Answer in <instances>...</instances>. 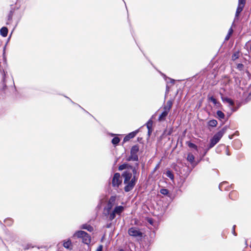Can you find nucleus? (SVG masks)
I'll return each mask as SVG.
<instances>
[{"label": "nucleus", "instance_id": "nucleus-1", "mask_svg": "<svg viewBox=\"0 0 251 251\" xmlns=\"http://www.w3.org/2000/svg\"><path fill=\"white\" fill-rule=\"evenodd\" d=\"M131 169L132 172L126 171L123 174L124 178V182L125 184L124 190L126 192H129L133 189L137 180L135 168L131 167Z\"/></svg>", "mask_w": 251, "mask_h": 251}, {"label": "nucleus", "instance_id": "nucleus-2", "mask_svg": "<svg viewBox=\"0 0 251 251\" xmlns=\"http://www.w3.org/2000/svg\"><path fill=\"white\" fill-rule=\"evenodd\" d=\"M124 209L125 208L123 206L116 205L107 213L109 219L111 221L113 220L116 217V215H120L124 211Z\"/></svg>", "mask_w": 251, "mask_h": 251}, {"label": "nucleus", "instance_id": "nucleus-3", "mask_svg": "<svg viewBox=\"0 0 251 251\" xmlns=\"http://www.w3.org/2000/svg\"><path fill=\"white\" fill-rule=\"evenodd\" d=\"M224 134V131L223 130H220L216 133L210 140V143L209 145L208 148L210 149L213 148L220 141Z\"/></svg>", "mask_w": 251, "mask_h": 251}, {"label": "nucleus", "instance_id": "nucleus-4", "mask_svg": "<svg viewBox=\"0 0 251 251\" xmlns=\"http://www.w3.org/2000/svg\"><path fill=\"white\" fill-rule=\"evenodd\" d=\"M117 204V197L116 196H111L108 201V203L105 208V210L108 213L110 211H111L114 206H116Z\"/></svg>", "mask_w": 251, "mask_h": 251}, {"label": "nucleus", "instance_id": "nucleus-5", "mask_svg": "<svg viewBox=\"0 0 251 251\" xmlns=\"http://www.w3.org/2000/svg\"><path fill=\"white\" fill-rule=\"evenodd\" d=\"M139 151V147L138 146L135 145L133 146L130 151V156L127 159V161H138V157L137 154Z\"/></svg>", "mask_w": 251, "mask_h": 251}, {"label": "nucleus", "instance_id": "nucleus-6", "mask_svg": "<svg viewBox=\"0 0 251 251\" xmlns=\"http://www.w3.org/2000/svg\"><path fill=\"white\" fill-rule=\"evenodd\" d=\"M122 178L119 173H115L112 179V185L113 187L118 188L122 184Z\"/></svg>", "mask_w": 251, "mask_h": 251}, {"label": "nucleus", "instance_id": "nucleus-7", "mask_svg": "<svg viewBox=\"0 0 251 251\" xmlns=\"http://www.w3.org/2000/svg\"><path fill=\"white\" fill-rule=\"evenodd\" d=\"M246 3V0H239L238 7L235 13V20L238 18L240 13L242 11Z\"/></svg>", "mask_w": 251, "mask_h": 251}, {"label": "nucleus", "instance_id": "nucleus-8", "mask_svg": "<svg viewBox=\"0 0 251 251\" xmlns=\"http://www.w3.org/2000/svg\"><path fill=\"white\" fill-rule=\"evenodd\" d=\"M222 101L228 104V106L232 112L236 111L237 108H234L232 107L234 105V101L230 98L227 97H222Z\"/></svg>", "mask_w": 251, "mask_h": 251}, {"label": "nucleus", "instance_id": "nucleus-9", "mask_svg": "<svg viewBox=\"0 0 251 251\" xmlns=\"http://www.w3.org/2000/svg\"><path fill=\"white\" fill-rule=\"evenodd\" d=\"M129 235H142V232L136 227H131L128 230Z\"/></svg>", "mask_w": 251, "mask_h": 251}, {"label": "nucleus", "instance_id": "nucleus-10", "mask_svg": "<svg viewBox=\"0 0 251 251\" xmlns=\"http://www.w3.org/2000/svg\"><path fill=\"white\" fill-rule=\"evenodd\" d=\"M138 131H139V130H136L134 131H133V132H130L129 134H128L124 138V142H126L128 141V140H129L130 139L134 138L136 135V134H137Z\"/></svg>", "mask_w": 251, "mask_h": 251}, {"label": "nucleus", "instance_id": "nucleus-11", "mask_svg": "<svg viewBox=\"0 0 251 251\" xmlns=\"http://www.w3.org/2000/svg\"><path fill=\"white\" fill-rule=\"evenodd\" d=\"M163 76H164V78L165 79V80H166V83H167V86H166V92H169V87H168V84L170 82L171 83H172L173 84L174 81H175V80L174 79H173L172 78H169V77H167L165 75H163Z\"/></svg>", "mask_w": 251, "mask_h": 251}, {"label": "nucleus", "instance_id": "nucleus-12", "mask_svg": "<svg viewBox=\"0 0 251 251\" xmlns=\"http://www.w3.org/2000/svg\"><path fill=\"white\" fill-rule=\"evenodd\" d=\"M169 111L167 110V107H164V111L161 114L159 117V120H163L168 115Z\"/></svg>", "mask_w": 251, "mask_h": 251}, {"label": "nucleus", "instance_id": "nucleus-13", "mask_svg": "<svg viewBox=\"0 0 251 251\" xmlns=\"http://www.w3.org/2000/svg\"><path fill=\"white\" fill-rule=\"evenodd\" d=\"M81 228L84 229H86L90 232H92L94 230L93 227L92 226H90L89 225H87V224L82 225L81 226Z\"/></svg>", "mask_w": 251, "mask_h": 251}, {"label": "nucleus", "instance_id": "nucleus-14", "mask_svg": "<svg viewBox=\"0 0 251 251\" xmlns=\"http://www.w3.org/2000/svg\"><path fill=\"white\" fill-rule=\"evenodd\" d=\"M0 33L3 37H6L8 33V29L6 27H2L0 30Z\"/></svg>", "mask_w": 251, "mask_h": 251}, {"label": "nucleus", "instance_id": "nucleus-15", "mask_svg": "<svg viewBox=\"0 0 251 251\" xmlns=\"http://www.w3.org/2000/svg\"><path fill=\"white\" fill-rule=\"evenodd\" d=\"M63 246L67 249L71 250L72 248L73 245L71 241L69 240L64 242Z\"/></svg>", "mask_w": 251, "mask_h": 251}, {"label": "nucleus", "instance_id": "nucleus-16", "mask_svg": "<svg viewBox=\"0 0 251 251\" xmlns=\"http://www.w3.org/2000/svg\"><path fill=\"white\" fill-rule=\"evenodd\" d=\"M195 159L194 156L192 153H189L187 155V160L190 162L191 164H193Z\"/></svg>", "mask_w": 251, "mask_h": 251}, {"label": "nucleus", "instance_id": "nucleus-17", "mask_svg": "<svg viewBox=\"0 0 251 251\" xmlns=\"http://www.w3.org/2000/svg\"><path fill=\"white\" fill-rule=\"evenodd\" d=\"M208 100L209 101L212 102L213 104L217 106H218L220 104V103L217 102V100L213 97H209Z\"/></svg>", "mask_w": 251, "mask_h": 251}, {"label": "nucleus", "instance_id": "nucleus-18", "mask_svg": "<svg viewBox=\"0 0 251 251\" xmlns=\"http://www.w3.org/2000/svg\"><path fill=\"white\" fill-rule=\"evenodd\" d=\"M217 121L216 120H212L208 122V125L211 127H215L217 125Z\"/></svg>", "mask_w": 251, "mask_h": 251}, {"label": "nucleus", "instance_id": "nucleus-19", "mask_svg": "<svg viewBox=\"0 0 251 251\" xmlns=\"http://www.w3.org/2000/svg\"><path fill=\"white\" fill-rule=\"evenodd\" d=\"M217 115L218 118L220 120H222L225 118V115L224 113L221 111L218 110L217 112Z\"/></svg>", "mask_w": 251, "mask_h": 251}, {"label": "nucleus", "instance_id": "nucleus-20", "mask_svg": "<svg viewBox=\"0 0 251 251\" xmlns=\"http://www.w3.org/2000/svg\"><path fill=\"white\" fill-rule=\"evenodd\" d=\"M74 235H88L87 233L82 230H78L76 231L74 234Z\"/></svg>", "mask_w": 251, "mask_h": 251}, {"label": "nucleus", "instance_id": "nucleus-21", "mask_svg": "<svg viewBox=\"0 0 251 251\" xmlns=\"http://www.w3.org/2000/svg\"><path fill=\"white\" fill-rule=\"evenodd\" d=\"M120 141V138L119 137H115L112 140V143L114 145H117L119 143Z\"/></svg>", "mask_w": 251, "mask_h": 251}, {"label": "nucleus", "instance_id": "nucleus-22", "mask_svg": "<svg viewBox=\"0 0 251 251\" xmlns=\"http://www.w3.org/2000/svg\"><path fill=\"white\" fill-rule=\"evenodd\" d=\"M4 223L6 226H10L13 224V220L10 218H8L4 220Z\"/></svg>", "mask_w": 251, "mask_h": 251}, {"label": "nucleus", "instance_id": "nucleus-23", "mask_svg": "<svg viewBox=\"0 0 251 251\" xmlns=\"http://www.w3.org/2000/svg\"><path fill=\"white\" fill-rule=\"evenodd\" d=\"M232 33H233V29L231 28H230L228 30V34H227V35L226 36V37L225 38V40H226V41L228 40L229 39L230 36L232 34Z\"/></svg>", "mask_w": 251, "mask_h": 251}, {"label": "nucleus", "instance_id": "nucleus-24", "mask_svg": "<svg viewBox=\"0 0 251 251\" xmlns=\"http://www.w3.org/2000/svg\"><path fill=\"white\" fill-rule=\"evenodd\" d=\"M173 102L171 100H169L167 102V106L165 107H167V110L168 111H170V109L171 108L172 106Z\"/></svg>", "mask_w": 251, "mask_h": 251}, {"label": "nucleus", "instance_id": "nucleus-25", "mask_svg": "<svg viewBox=\"0 0 251 251\" xmlns=\"http://www.w3.org/2000/svg\"><path fill=\"white\" fill-rule=\"evenodd\" d=\"M187 145L189 148H194L196 150H197V151L198 150V147L195 144H194L191 142H188L187 143Z\"/></svg>", "mask_w": 251, "mask_h": 251}, {"label": "nucleus", "instance_id": "nucleus-26", "mask_svg": "<svg viewBox=\"0 0 251 251\" xmlns=\"http://www.w3.org/2000/svg\"><path fill=\"white\" fill-rule=\"evenodd\" d=\"M239 57V52H235L232 56V59L233 60H235L236 59L238 58Z\"/></svg>", "mask_w": 251, "mask_h": 251}, {"label": "nucleus", "instance_id": "nucleus-27", "mask_svg": "<svg viewBox=\"0 0 251 251\" xmlns=\"http://www.w3.org/2000/svg\"><path fill=\"white\" fill-rule=\"evenodd\" d=\"M128 165L127 164H124L121 165H120L119 167V170L120 171L123 170L124 169H126L127 168Z\"/></svg>", "mask_w": 251, "mask_h": 251}, {"label": "nucleus", "instance_id": "nucleus-28", "mask_svg": "<svg viewBox=\"0 0 251 251\" xmlns=\"http://www.w3.org/2000/svg\"><path fill=\"white\" fill-rule=\"evenodd\" d=\"M160 193L164 195H167L168 194L169 191L167 189H162L160 190Z\"/></svg>", "mask_w": 251, "mask_h": 251}, {"label": "nucleus", "instance_id": "nucleus-29", "mask_svg": "<svg viewBox=\"0 0 251 251\" xmlns=\"http://www.w3.org/2000/svg\"><path fill=\"white\" fill-rule=\"evenodd\" d=\"M151 125H152V121H149L148 122V123L147 124V126L149 129V133H150V127L151 126Z\"/></svg>", "mask_w": 251, "mask_h": 251}, {"label": "nucleus", "instance_id": "nucleus-30", "mask_svg": "<svg viewBox=\"0 0 251 251\" xmlns=\"http://www.w3.org/2000/svg\"><path fill=\"white\" fill-rule=\"evenodd\" d=\"M167 176L168 177H169V178H170L171 179H173L174 178V176H173V175L171 173V172L170 171H168L167 172Z\"/></svg>", "mask_w": 251, "mask_h": 251}, {"label": "nucleus", "instance_id": "nucleus-31", "mask_svg": "<svg viewBox=\"0 0 251 251\" xmlns=\"http://www.w3.org/2000/svg\"><path fill=\"white\" fill-rule=\"evenodd\" d=\"M103 249L102 245H100L96 250V251H102Z\"/></svg>", "mask_w": 251, "mask_h": 251}, {"label": "nucleus", "instance_id": "nucleus-32", "mask_svg": "<svg viewBox=\"0 0 251 251\" xmlns=\"http://www.w3.org/2000/svg\"><path fill=\"white\" fill-rule=\"evenodd\" d=\"M243 67V65L242 64H239L237 66L238 68H239L240 69H241Z\"/></svg>", "mask_w": 251, "mask_h": 251}, {"label": "nucleus", "instance_id": "nucleus-33", "mask_svg": "<svg viewBox=\"0 0 251 251\" xmlns=\"http://www.w3.org/2000/svg\"><path fill=\"white\" fill-rule=\"evenodd\" d=\"M148 222L151 225H153V221L151 219H149Z\"/></svg>", "mask_w": 251, "mask_h": 251}, {"label": "nucleus", "instance_id": "nucleus-34", "mask_svg": "<svg viewBox=\"0 0 251 251\" xmlns=\"http://www.w3.org/2000/svg\"><path fill=\"white\" fill-rule=\"evenodd\" d=\"M225 183V182H223V183H221L220 185H219V188L220 189H221V187H222V186Z\"/></svg>", "mask_w": 251, "mask_h": 251}, {"label": "nucleus", "instance_id": "nucleus-35", "mask_svg": "<svg viewBox=\"0 0 251 251\" xmlns=\"http://www.w3.org/2000/svg\"><path fill=\"white\" fill-rule=\"evenodd\" d=\"M111 226V224H109V225H108L107 226V228H109V227H110V226Z\"/></svg>", "mask_w": 251, "mask_h": 251}, {"label": "nucleus", "instance_id": "nucleus-36", "mask_svg": "<svg viewBox=\"0 0 251 251\" xmlns=\"http://www.w3.org/2000/svg\"><path fill=\"white\" fill-rule=\"evenodd\" d=\"M235 80L236 81H237V80H238L239 81H240V80H239V79H237V78H235Z\"/></svg>", "mask_w": 251, "mask_h": 251}, {"label": "nucleus", "instance_id": "nucleus-37", "mask_svg": "<svg viewBox=\"0 0 251 251\" xmlns=\"http://www.w3.org/2000/svg\"><path fill=\"white\" fill-rule=\"evenodd\" d=\"M119 251H125L123 249H120Z\"/></svg>", "mask_w": 251, "mask_h": 251}, {"label": "nucleus", "instance_id": "nucleus-38", "mask_svg": "<svg viewBox=\"0 0 251 251\" xmlns=\"http://www.w3.org/2000/svg\"><path fill=\"white\" fill-rule=\"evenodd\" d=\"M236 142H237V143H238L239 144H240V142H239V141H236Z\"/></svg>", "mask_w": 251, "mask_h": 251}, {"label": "nucleus", "instance_id": "nucleus-39", "mask_svg": "<svg viewBox=\"0 0 251 251\" xmlns=\"http://www.w3.org/2000/svg\"><path fill=\"white\" fill-rule=\"evenodd\" d=\"M237 87L239 86V84H238L237 83Z\"/></svg>", "mask_w": 251, "mask_h": 251}, {"label": "nucleus", "instance_id": "nucleus-40", "mask_svg": "<svg viewBox=\"0 0 251 251\" xmlns=\"http://www.w3.org/2000/svg\"><path fill=\"white\" fill-rule=\"evenodd\" d=\"M0 224H2V223H1V221H0Z\"/></svg>", "mask_w": 251, "mask_h": 251}, {"label": "nucleus", "instance_id": "nucleus-41", "mask_svg": "<svg viewBox=\"0 0 251 251\" xmlns=\"http://www.w3.org/2000/svg\"><path fill=\"white\" fill-rule=\"evenodd\" d=\"M86 237H88V236H86Z\"/></svg>", "mask_w": 251, "mask_h": 251}]
</instances>
